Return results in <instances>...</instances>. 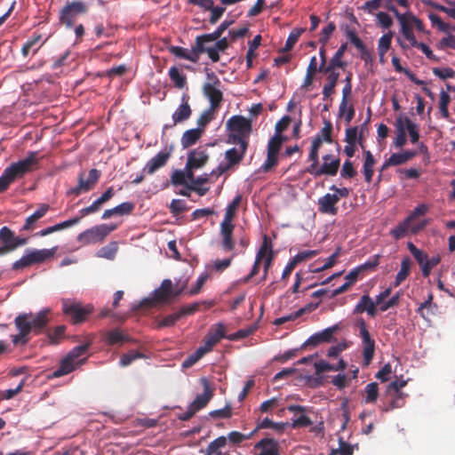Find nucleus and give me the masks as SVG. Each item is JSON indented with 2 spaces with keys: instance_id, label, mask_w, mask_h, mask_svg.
I'll return each mask as SVG.
<instances>
[{
  "instance_id": "4c0bfd02",
  "label": "nucleus",
  "mask_w": 455,
  "mask_h": 455,
  "mask_svg": "<svg viewBox=\"0 0 455 455\" xmlns=\"http://www.w3.org/2000/svg\"><path fill=\"white\" fill-rule=\"evenodd\" d=\"M347 49V44L344 43L342 44L337 52L334 53L332 58L330 60L328 65L331 66V68H344L347 66V63L342 60L343 56Z\"/></svg>"
},
{
  "instance_id": "423d86ee",
  "label": "nucleus",
  "mask_w": 455,
  "mask_h": 455,
  "mask_svg": "<svg viewBox=\"0 0 455 455\" xmlns=\"http://www.w3.org/2000/svg\"><path fill=\"white\" fill-rule=\"evenodd\" d=\"M61 304L63 313L70 317L74 324L84 323L93 311L92 305L83 306L82 303L70 299H63Z\"/></svg>"
},
{
  "instance_id": "864d4df0",
  "label": "nucleus",
  "mask_w": 455,
  "mask_h": 455,
  "mask_svg": "<svg viewBox=\"0 0 455 455\" xmlns=\"http://www.w3.org/2000/svg\"><path fill=\"white\" fill-rule=\"evenodd\" d=\"M286 424L284 423H276L271 420L268 418H265L257 427L255 429L257 431L259 429H266V428H272L276 430L277 432H283L284 430Z\"/></svg>"
},
{
  "instance_id": "a211bd4d",
  "label": "nucleus",
  "mask_w": 455,
  "mask_h": 455,
  "mask_svg": "<svg viewBox=\"0 0 455 455\" xmlns=\"http://www.w3.org/2000/svg\"><path fill=\"white\" fill-rule=\"evenodd\" d=\"M235 225L233 223L221 222L220 234L221 236V247L225 251H230L235 249V241L233 232Z\"/></svg>"
},
{
  "instance_id": "b1692460",
  "label": "nucleus",
  "mask_w": 455,
  "mask_h": 455,
  "mask_svg": "<svg viewBox=\"0 0 455 455\" xmlns=\"http://www.w3.org/2000/svg\"><path fill=\"white\" fill-rule=\"evenodd\" d=\"M212 42V40H205L202 36H196V52L197 57L199 58L202 53H207L208 57L212 62H218L220 60V52L214 46L204 47V44Z\"/></svg>"
},
{
  "instance_id": "ea45409f",
  "label": "nucleus",
  "mask_w": 455,
  "mask_h": 455,
  "mask_svg": "<svg viewBox=\"0 0 455 455\" xmlns=\"http://www.w3.org/2000/svg\"><path fill=\"white\" fill-rule=\"evenodd\" d=\"M416 155L417 152L411 150H406L403 153H395L390 156L389 164H392L393 166L400 165L412 159Z\"/></svg>"
},
{
  "instance_id": "6e6552de",
  "label": "nucleus",
  "mask_w": 455,
  "mask_h": 455,
  "mask_svg": "<svg viewBox=\"0 0 455 455\" xmlns=\"http://www.w3.org/2000/svg\"><path fill=\"white\" fill-rule=\"evenodd\" d=\"M207 76L212 83H207L204 85L203 91L210 101V108L217 110L220 108L223 100V93L217 87L220 85V81L214 73L207 74Z\"/></svg>"
},
{
  "instance_id": "37998d69",
  "label": "nucleus",
  "mask_w": 455,
  "mask_h": 455,
  "mask_svg": "<svg viewBox=\"0 0 455 455\" xmlns=\"http://www.w3.org/2000/svg\"><path fill=\"white\" fill-rule=\"evenodd\" d=\"M233 22L234 20H226L221 22L220 25L212 33L200 35L199 36H202L205 40L216 41L220 38L224 31L227 30L233 24Z\"/></svg>"
},
{
  "instance_id": "f3484780",
  "label": "nucleus",
  "mask_w": 455,
  "mask_h": 455,
  "mask_svg": "<svg viewBox=\"0 0 455 455\" xmlns=\"http://www.w3.org/2000/svg\"><path fill=\"white\" fill-rule=\"evenodd\" d=\"M377 304L368 294H363L355 305L353 314L358 315L366 312L370 316L374 317L377 315Z\"/></svg>"
},
{
  "instance_id": "bb28decb",
  "label": "nucleus",
  "mask_w": 455,
  "mask_h": 455,
  "mask_svg": "<svg viewBox=\"0 0 455 455\" xmlns=\"http://www.w3.org/2000/svg\"><path fill=\"white\" fill-rule=\"evenodd\" d=\"M56 248L43 249V250H30L27 251L26 254L28 258L30 265L42 263L47 259L53 257Z\"/></svg>"
},
{
  "instance_id": "c756f323",
  "label": "nucleus",
  "mask_w": 455,
  "mask_h": 455,
  "mask_svg": "<svg viewBox=\"0 0 455 455\" xmlns=\"http://www.w3.org/2000/svg\"><path fill=\"white\" fill-rule=\"evenodd\" d=\"M204 130L201 128H195L186 131L180 140L183 148H188L195 145L201 138Z\"/></svg>"
},
{
  "instance_id": "dca6fc26",
  "label": "nucleus",
  "mask_w": 455,
  "mask_h": 455,
  "mask_svg": "<svg viewBox=\"0 0 455 455\" xmlns=\"http://www.w3.org/2000/svg\"><path fill=\"white\" fill-rule=\"evenodd\" d=\"M171 151L164 150L158 152L154 157H152L145 165L143 172L149 175L155 173L158 169L164 166L171 157Z\"/></svg>"
},
{
  "instance_id": "7c9ffc66",
  "label": "nucleus",
  "mask_w": 455,
  "mask_h": 455,
  "mask_svg": "<svg viewBox=\"0 0 455 455\" xmlns=\"http://www.w3.org/2000/svg\"><path fill=\"white\" fill-rule=\"evenodd\" d=\"M255 449H260L259 455H279L277 443L271 438L261 439L255 444Z\"/></svg>"
},
{
  "instance_id": "e433bc0d",
  "label": "nucleus",
  "mask_w": 455,
  "mask_h": 455,
  "mask_svg": "<svg viewBox=\"0 0 455 455\" xmlns=\"http://www.w3.org/2000/svg\"><path fill=\"white\" fill-rule=\"evenodd\" d=\"M265 255L266 256L262 259V261L264 262V266H263V275H262L261 281H265L267 279L268 270L270 269V267L273 264V261H274V258H275L273 246H272V243L267 235V251H265Z\"/></svg>"
},
{
  "instance_id": "5fc2aeb1",
  "label": "nucleus",
  "mask_w": 455,
  "mask_h": 455,
  "mask_svg": "<svg viewBox=\"0 0 455 455\" xmlns=\"http://www.w3.org/2000/svg\"><path fill=\"white\" fill-rule=\"evenodd\" d=\"M391 395H394V397L388 405L383 409L384 411H389L396 408H402L404 405L405 395L403 393H392Z\"/></svg>"
},
{
  "instance_id": "c85d7f7f",
  "label": "nucleus",
  "mask_w": 455,
  "mask_h": 455,
  "mask_svg": "<svg viewBox=\"0 0 455 455\" xmlns=\"http://www.w3.org/2000/svg\"><path fill=\"white\" fill-rule=\"evenodd\" d=\"M130 340V337L117 328L107 331L104 335V341L109 346L129 342Z\"/></svg>"
},
{
  "instance_id": "f8f14e48",
  "label": "nucleus",
  "mask_w": 455,
  "mask_h": 455,
  "mask_svg": "<svg viewBox=\"0 0 455 455\" xmlns=\"http://www.w3.org/2000/svg\"><path fill=\"white\" fill-rule=\"evenodd\" d=\"M387 9L389 12H392L401 25V33L403 37L410 43L411 45L414 41H416V37L413 33V21L409 18L411 16V12L400 13L395 5L387 4Z\"/></svg>"
},
{
  "instance_id": "f257e3e1",
  "label": "nucleus",
  "mask_w": 455,
  "mask_h": 455,
  "mask_svg": "<svg viewBox=\"0 0 455 455\" xmlns=\"http://www.w3.org/2000/svg\"><path fill=\"white\" fill-rule=\"evenodd\" d=\"M49 310H42L39 313L20 314L14 323L19 333L12 337L14 345H25L29 340L30 332L40 334L49 323Z\"/></svg>"
},
{
  "instance_id": "603ef678",
  "label": "nucleus",
  "mask_w": 455,
  "mask_h": 455,
  "mask_svg": "<svg viewBox=\"0 0 455 455\" xmlns=\"http://www.w3.org/2000/svg\"><path fill=\"white\" fill-rule=\"evenodd\" d=\"M210 176H211V173L210 174L204 173V174L196 178L195 186H189L188 188L191 190L197 192L200 196H204L207 193L208 188H199V186L207 183L209 181Z\"/></svg>"
},
{
  "instance_id": "5701e85b",
  "label": "nucleus",
  "mask_w": 455,
  "mask_h": 455,
  "mask_svg": "<svg viewBox=\"0 0 455 455\" xmlns=\"http://www.w3.org/2000/svg\"><path fill=\"white\" fill-rule=\"evenodd\" d=\"M169 52L177 58L187 60L194 63H196L198 61L196 52V39L195 40V44L192 46L191 50L183 48L181 46L172 45L169 47Z\"/></svg>"
},
{
  "instance_id": "ddd939ff",
  "label": "nucleus",
  "mask_w": 455,
  "mask_h": 455,
  "mask_svg": "<svg viewBox=\"0 0 455 455\" xmlns=\"http://www.w3.org/2000/svg\"><path fill=\"white\" fill-rule=\"evenodd\" d=\"M340 160L339 157L331 159L329 163H323L321 166L316 165L311 168V170H305V172H307L314 176L315 178H318L323 175L327 176H335L339 169Z\"/></svg>"
},
{
  "instance_id": "72a5a7b5",
  "label": "nucleus",
  "mask_w": 455,
  "mask_h": 455,
  "mask_svg": "<svg viewBox=\"0 0 455 455\" xmlns=\"http://www.w3.org/2000/svg\"><path fill=\"white\" fill-rule=\"evenodd\" d=\"M227 445V437L224 435L212 441L205 450L202 451L204 455H223L221 449Z\"/></svg>"
},
{
  "instance_id": "49530a36",
  "label": "nucleus",
  "mask_w": 455,
  "mask_h": 455,
  "mask_svg": "<svg viewBox=\"0 0 455 455\" xmlns=\"http://www.w3.org/2000/svg\"><path fill=\"white\" fill-rule=\"evenodd\" d=\"M336 68H331L327 65L323 69H318V72L326 75V83L324 84L336 87L338 84L339 73L336 71Z\"/></svg>"
},
{
  "instance_id": "4be33fe9",
  "label": "nucleus",
  "mask_w": 455,
  "mask_h": 455,
  "mask_svg": "<svg viewBox=\"0 0 455 455\" xmlns=\"http://www.w3.org/2000/svg\"><path fill=\"white\" fill-rule=\"evenodd\" d=\"M188 100L189 96L187 94H183V96L181 97V104L172 114V121H174V124L182 123L190 117L192 110L188 103Z\"/></svg>"
},
{
  "instance_id": "a878e982",
  "label": "nucleus",
  "mask_w": 455,
  "mask_h": 455,
  "mask_svg": "<svg viewBox=\"0 0 455 455\" xmlns=\"http://www.w3.org/2000/svg\"><path fill=\"white\" fill-rule=\"evenodd\" d=\"M265 251H267V235L263 236L262 243L256 253L255 261L253 263L251 270L250 274L243 278V283H248L253 276L259 274L260 263L263 258L266 256Z\"/></svg>"
},
{
  "instance_id": "338daca9",
  "label": "nucleus",
  "mask_w": 455,
  "mask_h": 455,
  "mask_svg": "<svg viewBox=\"0 0 455 455\" xmlns=\"http://www.w3.org/2000/svg\"><path fill=\"white\" fill-rule=\"evenodd\" d=\"M353 454V447L343 441L341 438L339 439V446L338 449L332 450L329 455H352Z\"/></svg>"
},
{
  "instance_id": "c03bdc74",
  "label": "nucleus",
  "mask_w": 455,
  "mask_h": 455,
  "mask_svg": "<svg viewBox=\"0 0 455 455\" xmlns=\"http://www.w3.org/2000/svg\"><path fill=\"white\" fill-rule=\"evenodd\" d=\"M363 133L361 132L360 134H358L357 126H353L346 129L345 141L347 144H356L358 142L360 146L363 148Z\"/></svg>"
},
{
  "instance_id": "f03ea898",
  "label": "nucleus",
  "mask_w": 455,
  "mask_h": 455,
  "mask_svg": "<svg viewBox=\"0 0 455 455\" xmlns=\"http://www.w3.org/2000/svg\"><path fill=\"white\" fill-rule=\"evenodd\" d=\"M38 163V153L36 151H28L24 159L11 164L0 176V193L7 190L9 186L16 180L21 179L26 174L36 170Z\"/></svg>"
},
{
  "instance_id": "79ce46f5",
  "label": "nucleus",
  "mask_w": 455,
  "mask_h": 455,
  "mask_svg": "<svg viewBox=\"0 0 455 455\" xmlns=\"http://www.w3.org/2000/svg\"><path fill=\"white\" fill-rule=\"evenodd\" d=\"M411 267V260L410 259V258L406 257L403 259L401 263V268L395 276V286L400 285L401 283L407 278V276L410 274Z\"/></svg>"
},
{
  "instance_id": "20e7f679",
  "label": "nucleus",
  "mask_w": 455,
  "mask_h": 455,
  "mask_svg": "<svg viewBox=\"0 0 455 455\" xmlns=\"http://www.w3.org/2000/svg\"><path fill=\"white\" fill-rule=\"evenodd\" d=\"M90 347V343H85L75 347L60 362V365L57 370L52 373V377L60 378L65 376L73 371L76 367L82 365L86 361V357L81 359L82 355H84Z\"/></svg>"
},
{
  "instance_id": "393cba45",
  "label": "nucleus",
  "mask_w": 455,
  "mask_h": 455,
  "mask_svg": "<svg viewBox=\"0 0 455 455\" xmlns=\"http://www.w3.org/2000/svg\"><path fill=\"white\" fill-rule=\"evenodd\" d=\"M42 36L40 34H34L21 47V54L27 57L30 51L36 54L39 49L46 43L48 38L41 42Z\"/></svg>"
},
{
  "instance_id": "39448f33",
  "label": "nucleus",
  "mask_w": 455,
  "mask_h": 455,
  "mask_svg": "<svg viewBox=\"0 0 455 455\" xmlns=\"http://www.w3.org/2000/svg\"><path fill=\"white\" fill-rule=\"evenodd\" d=\"M187 283L188 281H185L180 288L174 290L172 282L170 279H164L160 287L153 291L152 297L143 299L142 304L148 307H154L156 304H168L172 298H176L181 294Z\"/></svg>"
},
{
  "instance_id": "58836bf2",
  "label": "nucleus",
  "mask_w": 455,
  "mask_h": 455,
  "mask_svg": "<svg viewBox=\"0 0 455 455\" xmlns=\"http://www.w3.org/2000/svg\"><path fill=\"white\" fill-rule=\"evenodd\" d=\"M352 73L348 72L344 79L345 85L342 89V99L340 101V112L344 111V108H347V101L350 100V97L352 94Z\"/></svg>"
},
{
  "instance_id": "3c124183",
  "label": "nucleus",
  "mask_w": 455,
  "mask_h": 455,
  "mask_svg": "<svg viewBox=\"0 0 455 455\" xmlns=\"http://www.w3.org/2000/svg\"><path fill=\"white\" fill-rule=\"evenodd\" d=\"M140 358H145V355L143 353L131 350L121 356L119 364L122 367H126L130 365L132 362H134L136 359Z\"/></svg>"
},
{
  "instance_id": "a18cd8bd",
  "label": "nucleus",
  "mask_w": 455,
  "mask_h": 455,
  "mask_svg": "<svg viewBox=\"0 0 455 455\" xmlns=\"http://www.w3.org/2000/svg\"><path fill=\"white\" fill-rule=\"evenodd\" d=\"M169 76L172 82H173L175 87L182 89L186 85V76L181 74L177 67L172 66V68H170Z\"/></svg>"
},
{
  "instance_id": "f704fd0d",
  "label": "nucleus",
  "mask_w": 455,
  "mask_h": 455,
  "mask_svg": "<svg viewBox=\"0 0 455 455\" xmlns=\"http://www.w3.org/2000/svg\"><path fill=\"white\" fill-rule=\"evenodd\" d=\"M15 237L14 232L8 227H3L0 229V241L3 243L2 248L6 253L13 251L12 246L13 243H15Z\"/></svg>"
},
{
  "instance_id": "412c9836",
  "label": "nucleus",
  "mask_w": 455,
  "mask_h": 455,
  "mask_svg": "<svg viewBox=\"0 0 455 455\" xmlns=\"http://www.w3.org/2000/svg\"><path fill=\"white\" fill-rule=\"evenodd\" d=\"M236 145L238 148H232L225 152L227 164L231 167L238 165L242 162L249 147V145H245L244 143Z\"/></svg>"
},
{
  "instance_id": "0eeeda50",
  "label": "nucleus",
  "mask_w": 455,
  "mask_h": 455,
  "mask_svg": "<svg viewBox=\"0 0 455 455\" xmlns=\"http://www.w3.org/2000/svg\"><path fill=\"white\" fill-rule=\"evenodd\" d=\"M116 225H97L80 233L76 240L83 245L101 243L112 231L116 229Z\"/></svg>"
},
{
  "instance_id": "4d7b16f0",
  "label": "nucleus",
  "mask_w": 455,
  "mask_h": 455,
  "mask_svg": "<svg viewBox=\"0 0 455 455\" xmlns=\"http://www.w3.org/2000/svg\"><path fill=\"white\" fill-rule=\"evenodd\" d=\"M404 123L406 126V130L408 131L411 142L417 143L419 139V134L418 131V126L414 124L409 117H404Z\"/></svg>"
},
{
  "instance_id": "2eb2a0df",
  "label": "nucleus",
  "mask_w": 455,
  "mask_h": 455,
  "mask_svg": "<svg viewBox=\"0 0 455 455\" xmlns=\"http://www.w3.org/2000/svg\"><path fill=\"white\" fill-rule=\"evenodd\" d=\"M339 330L338 325H334L323 330L320 332L315 333L310 336L303 344V347L313 346L316 347L321 343L331 342L333 338V334Z\"/></svg>"
},
{
  "instance_id": "6ab92c4d",
  "label": "nucleus",
  "mask_w": 455,
  "mask_h": 455,
  "mask_svg": "<svg viewBox=\"0 0 455 455\" xmlns=\"http://www.w3.org/2000/svg\"><path fill=\"white\" fill-rule=\"evenodd\" d=\"M204 387V393L196 395L195 400L190 403V406L197 412L204 408L213 396V391L210 387L208 380L205 378L201 379Z\"/></svg>"
},
{
  "instance_id": "cd10ccee",
  "label": "nucleus",
  "mask_w": 455,
  "mask_h": 455,
  "mask_svg": "<svg viewBox=\"0 0 455 455\" xmlns=\"http://www.w3.org/2000/svg\"><path fill=\"white\" fill-rule=\"evenodd\" d=\"M227 328L224 323H218L213 324L209 329L205 339L211 341L214 346L217 345L222 339L226 338Z\"/></svg>"
},
{
  "instance_id": "e2e57ef3",
  "label": "nucleus",
  "mask_w": 455,
  "mask_h": 455,
  "mask_svg": "<svg viewBox=\"0 0 455 455\" xmlns=\"http://www.w3.org/2000/svg\"><path fill=\"white\" fill-rule=\"evenodd\" d=\"M441 259L439 256H435V257H432V258H428V256L427 257V260L425 262V264L423 265V267H422V275L424 277H427L429 276L432 269L437 266L440 262Z\"/></svg>"
},
{
  "instance_id": "8fccbe9b",
  "label": "nucleus",
  "mask_w": 455,
  "mask_h": 455,
  "mask_svg": "<svg viewBox=\"0 0 455 455\" xmlns=\"http://www.w3.org/2000/svg\"><path fill=\"white\" fill-rule=\"evenodd\" d=\"M392 37L393 33L388 32L387 34L383 35L379 38L378 44L379 57H384L387 52L389 50L392 42Z\"/></svg>"
},
{
  "instance_id": "9b49d317",
  "label": "nucleus",
  "mask_w": 455,
  "mask_h": 455,
  "mask_svg": "<svg viewBox=\"0 0 455 455\" xmlns=\"http://www.w3.org/2000/svg\"><path fill=\"white\" fill-rule=\"evenodd\" d=\"M357 326L359 327L360 337L362 339L363 350V361L366 365L370 364L375 351V341L371 339V334L366 327L365 321L361 318L357 321Z\"/></svg>"
},
{
  "instance_id": "774afa93",
  "label": "nucleus",
  "mask_w": 455,
  "mask_h": 455,
  "mask_svg": "<svg viewBox=\"0 0 455 455\" xmlns=\"http://www.w3.org/2000/svg\"><path fill=\"white\" fill-rule=\"evenodd\" d=\"M135 208V204L132 202H124L115 207L117 216L130 215Z\"/></svg>"
},
{
  "instance_id": "1a4fd4ad",
  "label": "nucleus",
  "mask_w": 455,
  "mask_h": 455,
  "mask_svg": "<svg viewBox=\"0 0 455 455\" xmlns=\"http://www.w3.org/2000/svg\"><path fill=\"white\" fill-rule=\"evenodd\" d=\"M100 171L97 169H91L88 172V178L84 179V173L80 172L78 175V183L76 187L68 190V195H74L76 196L81 195L83 192H88L94 188L100 178Z\"/></svg>"
},
{
  "instance_id": "a19ab883",
  "label": "nucleus",
  "mask_w": 455,
  "mask_h": 455,
  "mask_svg": "<svg viewBox=\"0 0 455 455\" xmlns=\"http://www.w3.org/2000/svg\"><path fill=\"white\" fill-rule=\"evenodd\" d=\"M241 199H242L241 196L238 195L228 205V207L226 209L224 219L221 222L233 223V219L235 218V216L236 214V211L241 203Z\"/></svg>"
},
{
  "instance_id": "7ed1b4c3",
  "label": "nucleus",
  "mask_w": 455,
  "mask_h": 455,
  "mask_svg": "<svg viewBox=\"0 0 455 455\" xmlns=\"http://www.w3.org/2000/svg\"><path fill=\"white\" fill-rule=\"evenodd\" d=\"M228 143L249 145L252 131L251 120L240 115L231 116L226 123Z\"/></svg>"
},
{
  "instance_id": "de8ad7c7",
  "label": "nucleus",
  "mask_w": 455,
  "mask_h": 455,
  "mask_svg": "<svg viewBox=\"0 0 455 455\" xmlns=\"http://www.w3.org/2000/svg\"><path fill=\"white\" fill-rule=\"evenodd\" d=\"M407 248L413 256V258L416 259L418 264L420 266V268L422 269L423 265L425 264L427 260V254L424 251L417 248L413 243L408 242Z\"/></svg>"
},
{
  "instance_id": "c9c22d12",
  "label": "nucleus",
  "mask_w": 455,
  "mask_h": 455,
  "mask_svg": "<svg viewBox=\"0 0 455 455\" xmlns=\"http://www.w3.org/2000/svg\"><path fill=\"white\" fill-rule=\"evenodd\" d=\"M257 433V429L252 430L249 434H243L238 431H231L228 434L227 443L228 442L232 446L238 447L242 443L251 439Z\"/></svg>"
},
{
  "instance_id": "bf43d9fd",
  "label": "nucleus",
  "mask_w": 455,
  "mask_h": 455,
  "mask_svg": "<svg viewBox=\"0 0 455 455\" xmlns=\"http://www.w3.org/2000/svg\"><path fill=\"white\" fill-rule=\"evenodd\" d=\"M180 318V311H177L162 318L160 321H158L157 325L159 328L170 327L174 325Z\"/></svg>"
},
{
  "instance_id": "4468645a",
  "label": "nucleus",
  "mask_w": 455,
  "mask_h": 455,
  "mask_svg": "<svg viewBox=\"0 0 455 455\" xmlns=\"http://www.w3.org/2000/svg\"><path fill=\"white\" fill-rule=\"evenodd\" d=\"M339 203V196L327 193L318 199V211L321 213L336 215L338 212L337 204Z\"/></svg>"
},
{
  "instance_id": "6e6d98bb",
  "label": "nucleus",
  "mask_w": 455,
  "mask_h": 455,
  "mask_svg": "<svg viewBox=\"0 0 455 455\" xmlns=\"http://www.w3.org/2000/svg\"><path fill=\"white\" fill-rule=\"evenodd\" d=\"M365 403H375L378 398L379 387L376 382H371L365 387Z\"/></svg>"
},
{
  "instance_id": "09e8293b",
  "label": "nucleus",
  "mask_w": 455,
  "mask_h": 455,
  "mask_svg": "<svg viewBox=\"0 0 455 455\" xmlns=\"http://www.w3.org/2000/svg\"><path fill=\"white\" fill-rule=\"evenodd\" d=\"M410 224H411V222L406 218L403 222L393 228L390 234L395 239L399 240L405 236L408 230L410 229Z\"/></svg>"
},
{
  "instance_id": "052dcab7",
  "label": "nucleus",
  "mask_w": 455,
  "mask_h": 455,
  "mask_svg": "<svg viewBox=\"0 0 455 455\" xmlns=\"http://www.w3.org/2000/svg\"><path fill=\"white\" fill-rule=\"evenodd\" d=\"M66 331L65 325H59L52 331H48L47 337L52 344L59 343V340L64 336Z\"/></svg>"
},
{
  "instance_id": "aec40b11",
  "label": "nucleus",
  "mask_w": 455,
  "mask_h": 455,
  "mask_svg": "<svg viewBox=\"0 0 455 455\" xmlns=\"http://www.w3.org/2000/svg\"><path fill=\"white\" fill-rule=\"evenodd\" d=\"M209 160V155L206 150L196 148L188 155L187 167L190 169H200L204 167Z\"/></svg>"
},
{
  "instance_id": "9d476101",
  "label": "nucleus",
  "mask_w": 455,
  "mask_h": 455,
  "mask_svg": "<svg viewBox=\"0 0 455 455\" xmlns=\"http://www.w3.org/2000/svg\"><path fill=\"white\" fill-rule=\"evenodd\" d=\"M87 10V5L82 1L68 3L60 11V22L70 28L74 24L76 17L85 13Z\"/></svg>"
},
{
  "instance_id": "2f4dec72",
  "label": "nucleus",
  "mask_w": 455,
  "mask_h": 455,
  "mask_svg": "<svg viewBox=\"0 0 455 455\" xmlns=\"http://www.w3.org/2000/svg\"><path fill=\"white\" fill-rule=\"evenodd\" d=\"M363 156L364 161L363 164V173L364 175L365 181L370 184L372 180V176L374 173L373 166L376 161L373 155L369 150L363 151Z\"/></svg>"
},
{
  "instance_id": "0e129e2a",
  "label": "nucleus",
  "mask_w": 455,
  "mask_h": 455,
  "mask_svg": "<svg viewBox=\"0 0 455 455\" xmlns=\"http://www.w3.org/2000/svg\"><path fill=\"white\" fill-rule=\"evenodd\" d=\"M357 174L353 163L350 160H347L341 168L340 176L343 179H353Z\"/></svg>"
},
{
  "instance_id": "69168bd1",
  "label": "nucleus",
  "mask_w": 455,
  "mask_h": 455,
  "mask_svg": "<svg viewBox=\"0 0 455 455\" xmlns=\"http://www.w3.org/2000/svg\"><path fill=\"white\" fill-rule=\"evenodd\" d=\"M212 108H209L202 113V115L197 119L198 128L204 130V128L214 118V112Z\"/></svg>"
},
{
  "instance_id": "473e14b6",
  "label": "nucleus",
  "mask_w": 455,
  "mask_h": 455,
  "mask_svg": "<svg viewBox=\"0 0 455 455\" xmlns=\"http://www.w3.org/2000/svg\"><path fill=\"white\" fill-rule=\"evenodd\" d=\"M396 137L394 140V146L397 148L403 147L407 142L406 138V126L404 123V117L399 116L395 120Z\"/></svg>"
},
{
  "instance_id": "680f3d73",
  "label": "nucleus",
  "mask_w": 455,
  "mask_h": 455,
  "mask_svg": "<svg viewBox=\"0 0 455 455\" xmlns=\"http://www.w3.org/2000/svg\"><path fill=\"white\" fill-rule=\"evenodd\" d=\"M303 31H304V29H296V30L292 31L289 35V36L285 42V45L281 51L282 52L291 51L293 48L294 44L298 42V40Z\"/></svg>"
},
{
  "instance_id": "13d9d810",
  "label": "nucleus",
  "mask_w": 455,
  "mask_h": 455,
  "mask_svg": "<svg viewBox=\"0 0 455 455\" xmlns=\"http://www.w3.org/2000/svg\"><path fill=\"white\" fill-rule=\"evenodd\" d=\"M283 141L284 137L280 134H275L268 141L267 152L278 154Z\"/></svg>"
}]
</instances>
